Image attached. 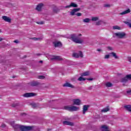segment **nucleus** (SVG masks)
I'll use <instances>...</instances> for the list:
<instances>
[{"label": "nucleus", "mask_w": 131, "mask_h": 131, "mask_svg": "<svg viewBox=\"0 0 131 131\" xmlns=\"http://www.w3.org/2000/svg\"><path fill=\"white\" fill-rule=\"evenodd\" d=\"M11 124L14 128L15 130L20 129L21 131L32 130L34 128V126H24L19 124H15V121L11 122Z\"/></svg>", "instance_id": "nucleus-1"}, {"label": "nucleus", "mask_w": 131, "mask_h": 131, "mask_svg": "<svg viewBox=\"0 0 131 131\" xmlns=\"http://www.w3.org/2000/svg\"><path fill=\"white\" fill-rule=\"evenodd\" d=\"M70 38L76 43H82L83 42V40L81 39L80 38L78 37L75 34H73L71 35Z\"/></svg>", "instance_id": "nucleus-2"}, {"label": "nucleus", "mask_w": 131, "mask_h": 131, "mask_svg": "<svg viewBox=\"0 0 131 131\" xmlns=\"http://www.w3.org/2000/svg\"><path fill=\"white\" fill-rule=\"evenodd\" d=\"M64 109L65 110H67L68 111H70L71 112H72L73 111H77L79 109V107H77L75 106L69 105L65 106L64 107Z\"/></svg>", "instance_id": "nucleus-3"}, {"label": "nucleus", "mask_w": 131, "mask_h": 131, "mask_svg": "<svg viewBox=\"0 0 131 131\" xmlns=\"http://www.w3.org/2000/svg\"><path fill=\"white\" fill-rule=\"evenodd\" d=\"M114 35L116 36L118 38H125L126 36V34L124 32L115 33Z\"/></svg>", "instance_id": "nucleus-4"}, {"label": "nucleus", "mask_w": 131, "mask_h": 131, "mask_svg": "<svg viewBox=\"0 0 131 131\" xmlns=\"http://www.w3.org/2000/svg\"><path fill=\"white\" fill-rule=\"evenodd\" d=\"M128 80H131V75H127L125 77L121 79L120 81L123 83H126Z\"/></svg>", "instance_id": "nucleus-5"}, {"label": "nucleus", "mask_w": 131, "mask_h": 131, "mask_svg": "<svg viewBox=\"0 0 131 131\" xmlns=\"http://www.w3.org/2000/svg\"><path fill=\"white\" fill-rule=\"evenodd\" d=\"M72 56L74 58H83V54L82 53V52L79 51L78 53H73L72 54Z\"/></svg>", "instance_id": "nucleus-6"}, {"label": "nucleus", "mask_w": 131, "mask_h": 131, "mask_svg": "<svg viewBox=\"0 0 131 131\" xmlns=\"http://www.w3.org/2000/svg\"><path fill=\"white\" fill-rule=\"evenodd\" d=\"M35 96H36V94L34 93H27L23 95V97H25V98H31L35 97Z\"/></svg>", "instance_id": "nucleus-7"}, {"label": "nucleus", "mask_w": 131, "mask_h": 131, "mask_svg": "<svg viewBox=\"0 0 131 131\" xmlns=\"http://www.w3.org/2000/svg\"><path fill=\"white\" fill-rule=\"evenodd\" d=\"M51 60L53 61V60H56V61H63V58L61 57V56L54 55L51 58Z\"/></svg>", "instance_id": "nucleus-8"}, {"label": "nucleus", "mask_w": 131, "mask_h": 131, "mask_svg": "<svg viewBox=\"0 0 131 131\" xmlns=\"http://www.w3.org/2000/svg\"><path fill=\"white\" fill-rule=\"evenodd\" d=\"M2 19L3 20H4L5 22H8V23H11V22H12V19H11V18L7 16H3Z\"/></svg>", "instance_id": "nucleus-9"}, {"label": "nucleus", "mask_w": 131, "mask_h": 131, "mask_svg": "<svg viewBox=\"0 0 131 131\" xmlns=\"http://www.w3.org/2000/svg\"><path fill=\"white\" fill-rule=\"evenodd\" d=\"M53 43L55 48H61V47H62V43H61V42L54 41Z\"/></svg>", "instance_id": "nucleus-10"}, {"label": "nucleus", "mask_w": 131, "mask_h": 131, "mask_svg": "<svg viewBox=\"0 0 131 131\" xmlns=\"http://www.w3.org/2000/svg\"><path fill=\"white\" fill-rule=\"evenodd\" d=\"M73 105H77L78 106H79V105H80L81 101L79 99H73Z\"/></svg>", "instance_id": "nucleus-11"}, {"label": "nucleus", "mask_w": 131, "mask_h": 131, "mask_svg": "<svg viewBox=\"0 0 131 131\" xmlns=\"http://www.w3.org/2000/svg\"><path fill=\"white\" fill-rule=\"evenodd\" d=\"M43 6H44V5L43 3H39L37 6V7L36 8V10H37V11H39V12L41 11V9L42 8V7H43Z\"/></svg>", "instance_id": "nucleus-12"}, {"label": "nucleus", "mask_w": 131, "mask_h": 131, "mask_svg": "<svg viewBox=\"0 0 131 131\" xmlns=\"http://www.w3.org/2000/svg\"><path fill=\"white\" fill-rule=\"evenodd\" d=\"M63 124L64 125H70V126H73L74 125V123H73V122L69 121H63Z\"/></svg>", "instance_id": "nucleus-13"}, {"label": "nucleus", "mask_w": 131, "mask_h": 131, "mask_svg": "<svg viewBox=\"0 0 131 131\" xmlns=\"http://www.w3.org/2000/svg\"><path fill=\"white\" fill-rule=\"evenodd\" d=\"M63 86L68 87V88H71L72 89H74V86L73 85L70 84V83H68V82H67V83H64L63 85Z\"/></svg>", "instance_id": "nucleus-14"}, {"label": "nucleus", "mask_w": 131, "mask_h": 131, "mask_svg": "<svg viewBox=\"0 0 131 131\" xmlns=\"http://www.w3.org/2000/svg\"><path fill=\"white\" fill-rule=\"evenodd\" d=\"M89 105H84L83 106V114H85V113L89 110Z\"/></svg>", "instance_id": "nucleus-15"}, {"label": "nucleus", "mask_w": 131, "mask_h": 131, "mask_svg": "<svg viewBox=\"0 0 131 131\" xmlns=\"http://www.w3.org/2000/svg\"><path fill=\"white\" fill-rule=\"evenodd\" d=\"M30 84L31 86H36L39 84V83L37 81H32L30 83Z\"/></svg>", "instance_id": "nucleus-16"}, {"label": "nucleus", "mask_w": 131, "mask_h": 131, "mask_svg": "<svg viewBox=\"0 0 131 131\" xmlns=\"http://www.w3.org/2000/svg\"><path fill=\"white\" fill-rule=\"evenodd\" d=\"M129 13H130V9H128L123 12L120 13V15H126V14H128Z\"/></svg>", "instance_id": "nucleus-17"}, {"label": "nucleus", "mask_w": 131, "mask_h": 131, "mask_svg": "<svg viewBox=\"0 0 131 131\" xmlns=\"http://www.w3.org/2000/svg\"><path fill=\"white\" fill-rule=\"evenodd\" d=\"M110 55L111 56V57L115 58V59H118V56H117V55H116V53L115 52H112L110 53Z\"/></svg>", "instance_id": "nucleus-18"}, {"label": "nucleus", "mask_w": 131, "mask_h": 131, "mask_svg": "<svg viewBox=\"0 0 131 131\" xmlns=\"http://www.w3.org/2000/svg\"><path fill=\"white\" fill-rule=\"evenodd\" d=\"M124 108L128 111L129 112H131V105H127L124 106Z\"/></svg>", "instance_id": "nucleus-19"}, {"label": "nucleus", "mask_w": 131, "mask_h": 131, "mask_svg": "<svg viewBox=\"0 0 131 131\" xmlns=\"http://www.w3.org/2000/svg\"><path fill=\"white\" fill-rule=\"evenodd\" d=\"M102 24H106V23L103 21L102 20H99L96 23L95 25L98 26L99 25H102Z\"/></svg>", "instance_id": "nucleus-20"}, {"label": "nucleus", "mask_w": 131, "mask_h": 131, "mask_svg": "<svg viewBox=\"0 0 131 131\" xmlns=\"http://www.w3.org/2000/svg\"><path fill=\"white\" fill-rule=\"evenodd\" d=\"M90 75V72L86 71L81 74V76H89Z\"/></svg>", "instance_id": "nucleus-21"}, {"label": "nucleus", "mask_w": 131, "mask_h": 131, "mask_svg": "<svg viewBox=\"0 0 131 131\" xmlns=\"http://www.w3.org/2000/svg\"><path fill=\"white\" fill-rule=\"evenodd\" d=\"M101 128H102V131H110L108 130V127H107L106 125H103L101 126Z\"/></svg>", "instance_id": "nucleus-22"}, {"label": "nucleus", "mask_w": 131, "mask_h": 131, "mask_svg": "<svg viewBox=\"0 0 131 131\" xmlns=\"http://www.w3.org/2000/svg\"><path fill=\"white\" fill-rule=\"evenodd\" d=\"M110 108H109L108 107H106V108H104L102 110H101V112H103V113H106V112H108V111H110Z\"/></svg>", "instance_id": "nucleus-23"}, {"label": "nucleus", "mask_w": 131, "mask_h": 131, "mask_svg": "<svg viewBox=\"0 0 131 131\" xmlns=\"http://www.w3.org/2000/svg\"><path fill=\"white\" fill-rule=\"evenodd\" d=\"M124 23L125 24H126V25H127V26H128L130 28H131L130 20H129V21H124Z\"/></svg>", "instance_id": "nucleus-24"}, {"label": "nucleus", "mask_w": 131, "mask_h": 131, "mask_svg": "<svg viewBox=\"0 0 131 131\" xmlns=\"http://www.w3.org/2000/svg\"><path fill=\"white\" fill-rule=\"evenodd\" d=\"M71 8L72 7L73 8H77L78 6L77 4H75V3H71Z\"/></svg>", "instance_id": "nucleus-25"}, {"label": "nucleus", "mask_w": 131, "mask_h": 131, "mask_svg": "<svg viewBox=\"0 0 131 131\" xmlns=\"http://www.w3.org/2000/svg\"><path fill=\"white\" fill-rule=\"evenodd\" d=\"M113 29L114 30L117 29L118 30H120L121 29V28L120 27H119L118 26H113Z\"/></svg>", "instance_id": "nucleus-26"}, {"label": "nucleus", "mask_w": 131, "mask_h": 131, "mask_svg": "<svg viewBox=\"0 0 131 131\" xmlns=\"http://www.w3.org/2000/svg\"><path fill=\"white\" fill-rule=\"evenodd\" d=\"M90 21H91V19L89 18H86L83 19V22H84V23H90Z\"/></svg>", "instance_id": "nucleus-27"}, {"label": "nucleus", "mask_w": 131, "mask_h": 131, "mask_svg": "<svg viewBox=\"0 0 131 131\" xmlns=\"http://www.w3.org/2000/svg\"><path fill=\"white\" fill-rule=\"evenodd\" d=\"M112 85H113L112 83H111L109 82H107L105 83V86L107 88H111V86H112Z\"/></svg>", "instance_id": "nucleus-28"}, {"label": "nucleus", "mask_w": 131, "mask_h": 131, "mask_svg": "<svg viewBox=\"0 0 131 131\" xmlns=\"http://www.w3.org/2000/svg\"><path fill=\"white\" fill-rule=\"evenodd\" d=\"M91 20L95 22L96 21H98V20H99V18L98 17H93Z\"/></svg>", "instance_id": "nucleus-29"}, {"label": "nucleus", "mask_w": 131, "mask_h": 131, "mask_svg": "<svg viewBox=\"0 0 131 131\" xmlns=\"http://www.w3.org/2000/svg\"><path fill=\"white\" fill-rule=\"evenodd\" d=\"M12 107L15 108V107H18L19 106V103H14L11 104Z\"/></svg>", "instance_id": "nucleus-30"}, {"label": "nucleus", "mask_w": 131, "mask_h": 131, "mask_svg": "<svg viewBox=\"0 0 131 131\" xmlns=\"http://www.w3.org/2000/svg\"><path fill=\"white\" fill-rule=\"evenodd\" d=\"M86 79L82 77H80L78 79V80H79V81H84L86 80Z\"/></svg>", "instance_id": "nucleus-31"}, {"label": "nucleus", "mask_w": 131, "mask_h": 131, "mask_svg": "<svg viewBox=\"0 0 131 131\" xmlns=\"http://www.w3.org/2000/svg\"><path fill=\"white\" fill-rule=\"evenodd\" d=\"M70 14L71 15V16H74V15H75V11L74 10H73V9L71 11V12H70Z\"/></svg>", "instance_id": "nucleus-32"}, {"label": "nucleus", "mask_w": 131, "mask_h": 131, "mask_svg": "<svg viewBox=\"0 0 131 131\" xmlns=\"http://www.w3.org/2000/svg\"><path fill=\"white\" fill-rule=\"evenodd\" d=\"M75 13H76V12H78L79 11H80V8H74V9H73Z\"/></svg>", "instance_id": "nucleus-33"}, {"label": "nucleus", "mask_w": 131, "mask_h": 131, "mask_svg": "<svg viewBox=\"0 0 131 131\" xmlns=\"http://www.w3.org/2000/svg\"><path fill=\"white\" fill-rule=\"evenodd\" d=\"M38 79H44L45 76H42V75H40V76H38Z\"/></svg>", "instance_id": "nucleus-34"}, {"label": "nucleus", "mask_w": 131, "mask_h": 131, "mask_svg": "<svg viewBox=\"0 0 131 131\" xmlns=\"http://www.w3.org/2000/svg\"><path fill=\"white\" fill-rule=\"evenodd\" d=\"M36 23L37 24H40V25H42L45 24V21H37Z\"/></svg>", "instance_id": "nucleus-35"}, {"label": "nucleus", "mask_w": 131, "mask_h": 131, "mask_svg": "<svg viewBox=\"0 0 131 131\" xmlns=\"http://www.w3.org/2000/svg\"><path fill=\"white\" fill-rule=\"evenodd\" d=\"M104 7H105V8H110V7H111V5H110V4H105L104 5Z\"/></svg>", "instance_id": "nucleus-36"}, {"label": "nucleus", "mask_w": 131, "mask_h": 131, "mask_svg": "<svg viewBox=\"0 0 131 131\" xmlns=\"http://www.w3.org/2000/svg\"><path fill=\"white\" fill-rule=\"evenodd\" d=\"M109 58H110V55H106L104 57L105 59H109Z\"/></svg>", "instance_id": "nucleus-37"}, {"label": "nucleus", "mask_w": 131, "mask_h": 131, "mask_svg": "<svg viewBox=\"0 0 131 131\" xmlns=\"http://www.w3.org/2000/svg\"><path fill=\"white\" fill-rule=\"evenodd\" d=\"M43 38L42 37H38L37 38V40H42Z\"/></svg>", "instance_id": "nucleus-38"}, {"label": "nucleus", "mask_w": 131, "mask_h": 131, "mask_svg": "<svg viewBox=\"0 0 131 131\" xmlns=\"http://www.w3.org/2000/svg\"><path fill=\"white\" fill-rule=\"evenodd\" d=\"M64 8H65V9H68L69 8H71V6L70 5L66 6Z\"/></svg>", "instance_id": "nucleus-39"}, {"label": "nucleus", "mask_w": 131, "mask_h": 131, "mask_svg": "<svg viewBox=\"0 0 131 131\" xmlns=\"http://www.w3.org/2000/svg\"><path fill=\"white\" fill-rule=\"evenodd\" d=\"M6 126H7V125H6L5 124H2V125H1V127H6Z\"/></svg>", "instance_id": "nucleus-40"}, {"label": "nucleus", "mask_w": 131, "mask_h": 131, "mask_svg": "<svg viewBox=\"0 0 131 131\" xmlns=\"http://www.w3.org/2000/svg\"><path fill=\"white\" fill-rule=\"evenodd\" d=\"M76 15L78 16V17H79L80 16H81V13H77L76 14Z\"/></svg>", "instance_id": "nucleus-41"}, {"label": "nucleus", "mask_w": 131, "mask_h": 131, "mask_svg": "<svg viewBox=\"0 0 131 131\" xmlns=\"http://www.w3.org/2000/svg\"><path fill=\"white\" fill-rule=\"evenodd\" d=\"M13 42H15V43H19V40H15Z\"/></svg>", "instance_id": "nucleus-42"}, {"label": "nucleus", "mask_w": 131, "mask_h": 131, "mask_svg": "<svg viewBox=\"0 0 131 131\" xmlns=\"http://www.w3.org/2000/svg\"><path fill=\"white\" fill-rule=\"evenodd\" d=\"M107 50H113V48H112V47H110V46L107 47Z\"/></svg>", "instance_id": "nucleus-43"}, {"label": "nucleus", "mask_w": 131, "mask_h": 131, "mask_svg": "<svg viewBox=\"0 0 131 131\" xmlns=\"http://www.w3.org/2000/svg\"><path fill=\"white\" fill-rule=\"evenodd\" d=\"M32 107H36V104H35V103H33V104H32Z\"/></svg>", "instance_id": "nucleus-44"}, {"label": "nucleus", "mask_w": 131, "mask_h": 131, "mask_svg": "<svg viewBox=\"0 0 131 131\" xmlns=\"http://www.w3.org/2000/svg\"><path fill=\"white\" fill-rule=\"evenodd\" d=\"M86 80L92 81V80H94V79L93 78H87Z\"/></svg>", "instance_id": "nucleus-45"}, {"label": "nucleus", "mask_w": 131, "mask_h": 131, "mask_svg": "<svg viewBox=\"0 0 131 131\" xmlns=\"http://www.w3.org/2000/svg\"><path fill=\"white\" fill-rule=\"evenodd\" d=\"M3 40H5V38H0V42L3 41Z\"/></svg>", "instance_id": "nucleus-46"}, {"label": "nucleus", "mask_w": 131, "mask_h": 131, "mask_svg": "<svg viewBox=\"0 0 131 131\" xmlns=\"http://www.w3.org/2000/svg\"><path fill=\"white\" fill-rule=\"evenodd\" d=\"M128 61H129V62H131V57H128Z\"/></svg>", "instance_id": "nucleus-47"}, {"label": "nucleus", "mask_w": 131, "mask_h": 131, "mask_svg": "<svg viewBox=\"0 0 131 131\" xmlns=\"http://www.w3.org/2000/svg\"><path fill=\"white\" fill-rule=\"evenodd\" d=\"M32 39H33V40H37V38L36 37L32 38Z\"/></svg>", "instance_id": "nucleus-48"}, {"label": "nucleus", "mask_w": 131, "mask_h": 131, "mask_svg": "<svg viewBox=\"0 0 131 131\" xmlns=\"http://www.w3.org/2000/svg\"><path fill=\"white\" fill-rule=\"evenodd\" d=\"M88 90H93V86H90L88 88Z\"/></svg>", "instance_id": "nucleus-49"}, {"label": "nucleus", "mask_w": 131, "mask_h": 131, "mask_svg": "<svg viewBox=\"0 0 131 131\" xmlns=\"http://www.w3.org/2000/svg\"><path fill=\"white\" fill-rule=\"evenodd\" d=\"M126 93H127V94H130V93H131V90L127 91L126 92Z\"/></svg>", "instance_id": "nucleus-50"}, {"label": "nucleus", "mask_w": 131, "mask_h": 131, "mask_svg": "<svg viewBox=\"0 0 131 131\" xmlns=\"http://www.w3.org/2000/svg\"><path fill=\"white\" fill-rule=\"evenodd\" d=\"M54 12H55V13H57V9H54Z\"/></svg>", "instance_id": "nucleus-51"}, {"label": "nucleus", "mask_w": 131, "mask_h": 131, "mask_svg": "<svg viewBox=\"0 0 131 131\" xmlns=\"http://www.w3.org/2000/svg\"><path fill=\"white\" fill-rule=\"evenodd\" d=\"M52 130V129H48V131H51Z\"/></svg>", "instance_id": "nucleus-52"}, {"label": "nucleus", "mask_w": 131, "mask_h": 131, "mask_svg": "<svg viewBox=\"0 0 131 131\" xmlns=\"http://www.w3.org/2000/svg\"><path fill=\"white\" fill-rule=\"evenodd\" d=\"M81 34H79V35H78V36H81Z\"/></svg>", "instance_id": "nucleus-53"}, {"label": "nucleus", "mask_w": 131, "mask_h": 131, "mask_svg": "<svg viewBox=\"0 0 131 131\" xmlns=\"http://www.w3.org/2000/svg\"><path fill=\"white\" fill-rule=\"evenodd\" d=\"M98 52H101V50H97Z\"/></svg>", "instance_id": "nucleus-54"}, {"label": "nucleus", "mask_w": 131, "mask_h": 131, "mask_svg": "<svg viewBox=\"0 0 131 131\" xmlns=\"http://www.w3.org/2000/svg\"><path fill=\"white\" fill-rule=\"evenodd\" d=\"M39 63H42V60H40V61H39Z\"/></svg>", "instance_id": "nucleus-55"}, {"label": "nucleus", "mask_w": 131, "mask_h": 131, "mask_svg": "<svg viewBox=\"0 0 131 131\" xmlns=\"http://www.w3.org/2000/svg\"><path fill=\"white\" fill-rule=\"evenodd\" d=\"M37 56H39V54H37Z\"/></svg>", "instance_id": "nucleus-56"}, {"label": "nucleus", "mask_w": 131, "mask_h": 131, "mask_svg": "<svg viewBox=\"0 0 131 131\" xmlns=\"http://www.w3.org/2000/svg\"><path fill=\"white\" fill-rule=\"evenodd\" d=\"M25 58H26V56H25Z\"/></svg>", "instance_id": "nucleus-57"}, {"label": "nucleus", "mask_w": 131, "mask_h": 131, "mask_svg": "<svg viewBox=\"0 0 131 131\" xmlns=\"http://www.w3.org/2000/svg\"><path fill=\"white\" fill-rule=\"evenodd\" d=\"M1 30H0V32H1Z\"/></svg>", "instance_id": "nucleus-58"}]
</instances>
